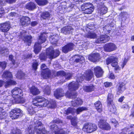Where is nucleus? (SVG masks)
Listing matches in <instances>:
<instances>
[{
    "mask_svg": "<svg viewBox=\"0 0 134 134\" xmlns=\"http://www.w3.org/2000/svg\"><path fill=\"white\" fill-rule=\"evenodd\" d=\"M116 48V46L113 43H110L105 44L104 50L107 52H110L115 50Z\"/></svg>",
    "mask_w": 134,
    "mask_h": 134,
    "instance_id": "2eb2a0df",
    "label": "nucleus"
},
{
    "mask_svg": "<svg viewBox=\"0 0 134 134\" xmlns=\"http://www.w3.org/2000/svg\"><path fill=\"white\" fill-rule=\"evenodd\" d=\"M87 110V108L86 107H79L77 108L76 110L73 108H68L66 111V113L67 115H68L70 113L73 114L75 112H76V114H79L80 112L83 111H86Z\"/></svg>",
    "mask_w": 134,
    "mask_h": 134,
    "instance_id": "9d476101",
    "label": "nucleus"
},
{
    "mask_svg": "<svg viewBox=\"0 0 134 134\" xmlns=\"http://www.w3.org/2000/svg\"><path fill=\"white\" fill-rule=\"evenodd\" d=\"M94 105L96 109L99 113L101 112L102 110V105L101 102L99 101L96 102Z\"/></svg>",
    "mask_w": 134,
    "mask_h": 134,
    "instance_id": "2f4dec72",
    "label": "nucleus"
},
{
    "mask_svg": "<svg viewBox=\"0 0 134 134\" xmlns=\"http://www.w3.org/2000/svg\"><path fill=\"white\" fill-rule=\"evenodd\" d=\"M54 95L57 98H59L64 96V91L61 88H58L54 92Z\"/></svg>",
    "mask_w": 134,
    "mask_h": 134,
    "instance_id": "412c9836",
    "label": "nucleus"
},
{
    "mask_svg": "<svg viewBox=\"0 0 134 134\" xmlns=\"http://www.w3.org/2000/svg\"><path fill=\"white\" fill-rule=\"evenodd\" d=\"M16 0H5L7 3L9 4H12L16 2Z\"/></svg>",
    "mask_w": 134,
    "mask_h": 134,
    "instance_id": "bf43d9fd",
    "label": "nucleus"
},
{
    "mask_svg": "<svg viewBox=\"0 0 134 134\" xmlns=\"http://www.w3.org/2000/svg\"><path fill=\"white\" fill-rule=\"evenodd\" d=\"M10 16H16L17 15V14L13 12L10 13Z\"/></svg>",
    "mask_w": 134,
    "mask_h": 134,
    "instance_id": "774afa93",
    "label": "nucleus"
},
{
    "mask_svg": "<svg viewBox=\"0 0 134 134\" xmlns=\"http://www.w3.org/2000/svg\"><path fill=\"white\" fill-rule=\"evenodd\" d=\"M121 107L122 108H125L126 109H129V106L127 104H124Z\"/></svg>",
    "mask_w": 134,
    "mask_h": 134,
    "instance_id": "0e129e2a",
    "label": "nucleus"
},
{
    "mask_svg": "<svg viewBox=\"0 0 134 134\" xmlns=\"http://www.w3.org/2000/svg\"><path fill=\"white\" fill-rule=\"evenodd\" d=\"M32 105H31L30 106H29L27 108V110L29 114L31 115H32L33 114L35 113V111L34 110V109L33 108Z\"/></svg>",
    "mask_w": 134,
    "mask_h": 134,
    "instance_id": "79ce46f5",
    "label": "nucleus"
},
{
    "mask_svg": "<svg viewBox=\"0 0 134 134\" xmlns=\"http://www.w3.org/2000/svg\"><path fill=\"white\" fill-rule=\"evenodd\" d=\"M124 98L125 97L124 96L121 97L119 99L118 101L120 102H121L123 101Z\"/></svg>",
    "mask_w": 134,
    "mask_h": 134,
    "instance_id": "338daca9",
    "label": "nucleus"
},
{
    "mask_svg": "<svg viewBox=\"0 0 134 134\" xmlns=\"http://www.w3.org/2000/svg\"><path fill=\"white\" fill-rule=\"evenodd\" d=\"M38 5L40 6L44 5L48 3L47 0H35Z\"/></svg>",
    "mask_w": 134,
    "mask_h": 134,
    "instance_id": "f704fd0d",
    "label": "nucleus"
},
{
    "mask_svg": "<svg viewBox=\"0 0 134 134\" xmlns=\"http://www.w3.org/2000/svg\"><path fill=\"white\" fill-rule=\"evenodd\" d=\"M12 97L15 98V97H21L23 96V94L22 90L18 87H15L11 91Z\"/></svg>",
    "mask_w": 134,
    "mask_h": 134,
    "instance_id": "9b49d317",
    "label": "nucleus"
},
{
    "mask_svg": "<svg viewBox=\"0 0 134 134\" xmlns=\"http://www.w3.org/2000/svg\"><path fill=\"white\" fill-rule=\"evenodd\" d=\"M74 57L76 58L75 62L76 63L79 62L81 63L85 62L84 58L82 56L75 55Z\"/></svg>",
    "mask_w": 134,
    "mask_h": 134,
    "instance_id": "473e14b6",
    "label": "nucleus"
},
{
    "mask_svg": "<svg viewBox=\"0 0 134 134\" xmlns=\"http://www.w3.org/2000/svg\"><path fill=\"white\" fill-rule=\"evenodd\" d=\"M38 65V63L37 61L36 60H35L32 64V67L34 70H36L37 69Z\"/></svg>",
    "mask_w": 134,
    "mask_h": 134,
    "instance_id": "de8ad7c7",
    "label": "nucleus"
},
{
    "mask_svg": "<svg viewBox=\"0 0 134 134\" xmlns=\"http://www.w3.org/2000/svg\"><path fill=\"white\" fill-rule=\"evenodd\" d=\"M46 52L47 56L50 59L55 58L57 57L59 54V50H57L54 52L52 47H50L47 49Z\"/></svg>",
    "mask_w": 134,
    "mask_h": 134,
    "instance_id": "1a4fd4ad",
    "label": "nucleus"
},
{
    "mask_svg": "<svg viewBox=\"0 0 134 134\" xmlns=\"http://www.w3.org/2000/svg\"><path fill=\"white\" fill-rule=\"evenodd\" d=\"M43 91L45 94L47 95L51 93L50 87L48 85L46 86Z\"/></svg>",
    "mask_w": 134,
    "mask_h": 134,
    "instance_id": "ea45409f",
    "label": "nucleus"
},
{
    "mask_svg": "<svg viewBox=\"0 0 134 134\" xmlns=\"http://www.w3.org/2000/svg\"><path fill=\"white\" fill-rule=\"evenodd\" d=\"M46 55L47 56H46L45 55L44 53H42L41 54L40 56V58L41 60H45L47 58V57H48V56H47V54L46 53Z\"/></svg>",
    "mask_w": 134,
    "mask_h": 134,
    "instance_id": "09e8293b",
    "label": "nucleus"
},
{
    "mask_svg": "<svg viewBox=\"0 0 134 134\" xmlns=\"http://www.w3.org/2000/svg\"><path fill=\"white\" fill-rule=\"evenodd\" d=\"M6 64L5 62H0V67H1L3 69H4L6 67Z\"/></svg>",
    "mask_w": 134,
    "mask_h": 134,
    "instance_id": "8fccbe9b",
    "label": "nucleus"
},
{
    "mask_svg": "<svg viewBox=\"0 0 134 134\" xmlns=\"http://www.w3.org/2000/svg\"><path fill=\"white\" fill-rule=\"evenodd\" d=\"M37 24V23L36 21L32 22L31 23V25L32 26H35Z\"/></svg>",
    "mask_w": 134,
    "mask_h": 134,
    "instance_id": "69168bd1",
    "label": "nucleus"
},
{
    "mask_svg": "<svg viewBox=\"0 0 134 134\" xmlns=\"http://www.w3.org/2000/svg\"><path fill=\"white\" fill-rule=\"evenodd\" d=\"M25 8L29 10H32L36 8V5L34 3L31 2L26 5Z\"/></svg>",
    "mask_w": 134,
    "mask_h": 134,
    "instance_id": "c85d7f7f",
    "label": "nucleus"
},
{
    "mask_svg": "<svg viewBox=\"0 0 134 134\" xmlns=\"http://www.w3.org/2000/svg\"><path fill=\"white\" fill-rule=\"evenodd\" d=\"M12 77V75L11 73L9 72L6 71L3 74L2 78L3 79L6 78L10 79L5 82V88L8 87L10 86L16 84L15 81L11 79Z\"/></svg>",
    "mask_w": 134,
    "mask_h": 134,
    "instance_id": "39448f33",
    "label": "nucleus"
},
{
    "mask_svg": "<svg viewBox=\"0 0 134 134\" xmlns=\"http://www.w3.org/2000/svg\"><path fill=\"white\" fill-rule=\"evenodd\" d=\"M109 39V37L107 35H102L96 40V42L98 43H105L108 41Z\"/></svg>",
    "mask_w": 134,
    "mask_h": 134,
    "instance_id": "6ab92c4d",
    "label": "nucleus"
},
{
    "mask_svg": "<svg viewBox=\"0 0 134 134\" xmlns=\"http://www.w3.org/2000/svg\"><path fill=\"white\" fill-rule=\"evenodd\" d=\"M73 29L70 26H67L63 27L61 29L62 32L65 34H68L70 33Z\"/></svg>",
    "mask_w": 134,
    "mask_h": 134,
    "instance_id": "393cba45",
    "label": "nucleus"
},
{
    "mask_svg": "<svg viewBox=\"0 0 134 134\" xmlns=\"http://www.w3.org/2000/svg\"><path fill=\"white\" fill-rule=\"evenodd\" d=\"M57 76H63L65 77V79L67 80L70 79L71 76V74L70 73H66L63 71H60L57 72Z\"/></svg>",
    "mask_w": 134,
    "mask_h": 134,
    "instance_id": "b1692460",
    "label": "nucleus"
},
{
    "mask_svg": "<svg viewBox=\"0 0 134 134\" xmlns=\"http://www.w3.org/2000/svg\"><path fill=\"white\" fill-rule=\"evenodd\" d=\"M116 108L114 106H113L111 108V111L115 114H117L116 112Z\"/></svg>",
    "mask_w": 134,
    "mask_h": 134,
    "instance_id": "3c124183",
    "label": "nucleus"
},
{
    "mask_svg": "<svg viewBox=\"0 0 134 134\" xmlns=\"http://www.w3.org/2000/svg\"><path fill=\"white\" fill-rule=\"evenodd\" d=\"M82 10L85 14H90L93 11L94 9L93 5L90 3H85L81 6Z\"/></svg>",
    "mask_w": 134,
    "mask_h": 134,
    "instance_id": "423d86ee",
    "label": "nucleus"
},
{
    "mask_svg": "<svg viewBox=\"0 0 134 134\" xmlns=\"http://www.w3.org/2000/svg\"><path fill=\"white\" fill-rule=\"evenodd\" d=\"M14 100L16 103H23L25 102V100L22 97V96L21 97H15Z\"/></svg>",
    "mask_w": 134,
    "mask_h": 134,
    "instance_id": "4c0bfd02",
    "label": "nucleus"
},
{
    "mask_svg": "<svg viewBox=\"0 0 134 134\" xmlns=\"http://www.w3.org/2000/svg\"><path fill=\"white\" fill-rule=\"evenodd\" d=\"M30 92L33 95L38 94L40 93L39 90L34 86H32L29 89Z\"/></svg>",
    "mask_w": 134,
    "mask_h": 134,
    "instance_id": "bb28decb",
    "label": "nucleus"
},
{
    "mask_svg": "<svg viewBox=\"0 0 134 134\" xmlns=\"http://www.w3.org/2000/svg\"><path fill=\"white\" fill-rule=\"evenodd\" d=\"M94 89V87L93 85L89 86H85L83 87V90L87 92H90L93 91Z\"/></svg>",
    "mask_w": 134,
    "mask_h": 134,
    "instance_id": "c9c22d12",
    "label": "nucleus"
},
{
    "mask_svg": "<svg viewBox=\"0 0 134 134\" xmlns=\"http://www.w3.org/2000/svg\"><path fill=\"white\" fill-rule=\"evenodd\" d=\"M97 129V126L94 124L86 123L84 125L82 129L84 131L90 133L95 131Z\"/></svg>",
    "mask_w": 134,
    "mask_h": 134,
    "instance_id": "0eeeda50",
    "label": "nucleus"
},
{
    "mask_svg": "<svg viewBox=\"0 0 134 134\" xmlns=\"http://www.w3.org/2000/svg\"><path fill=\"white\" fill-rule=\"evenodd\" d=\"M23 115L22 111L18 108L14 109L10 113V116L12 119H15Z\"/></svg>",
    "mask_w": 134,
    "mask_h": 134,
    "instance_id": "6e6552de",
    "label": "nucleus"
},
{
    "mask_svg": "<svg viewBox=\"0 0 134 134\" xmlns=\"http://www.w3.org/2000/svg\"><path fill=\"white\" fill-rule=\"evenodd\" d=\"M66 6L65 5H63L62 6H59V9L60 8H61L62 9L63 11L64 12H65L66 11H69V9L71 8V7H66Z\"/></svg>",
    "mask_w": 134,
    "mask_h": 134,
    "instance_id": "a18cd8bd",
    "label": "nucleus"
},
{
    "mask_svg": "<svg viewBox=\"0 0 134 134\" xmlns=\"http://www.w3.org/2000/svg\"><path fill=\"white\" fill-rule=\"evenodd\" d=\"M109 78L112 79H113L115 78V76L112 73H111L109 74L108 76Z\"/></svg>",
    "mask_w": 134,
    "mask_h": 134,
    "instance_id": "e2e57ef3",
    "label": "nucleus"
},
{
    "mask_svg": "<svg viewBox=\"0 0 134 134\" xmlns=\"http://www.w3.org/2000/svg\"><path fill=\"white\" fill-rule=\"evenodd\" d=\"M4 12V10L2 7H0V18L2 16V14Z\"/></svg>",
    "mask_w": 134,
    "mask_h": 134,
    "instance_id": "13d9d810",
    "label": "nucleus"
},
{
    "mask_svg": "<svg viewBox=\"0 0 134 134\" xmlns=\"http://www.w3.org/2000/svg\"><path fill=\"white\" fill-rule=\"evenodd\" d=\"M127 61L126 59H125L124 61L121 63V65L122 67V68H123L124 66L126 64Z\"/></svg>",
    "mask_w": 134,
    "mask_h": 134,
    "instance_id": "052dcab7",
    "label": "nucleus"
},
{
    "mask_svg": "<svg viewBox=\"0 0 134 134\" xmlns=\"http://www.w3.org/2000/svg\"><path fill=\"white\" fill-rule=\"evenodd\" d=\"M9 60L12 61L13 64H15V61L13 59V56L12 55H10L9 56Z\"/></svg>",
    "mask_w": 134,
    "mask_h": 134,
    "instance_id": "4d7b16f0",
    "label": "nucleus"
},
{
    "mask_svg": "<svg viewBox=\"0 0 134 134\" xmlns=\"http://www.w3.org/2000/svg\"><path fill=\"white\" fill-rule=\"evenodd\" d=\"M99 127L102 129L109 130L110 129L109 125L105 122V120H100L98 124Z\"/></svg>",
    "mask_w": 134,
    "mask_h": 134,
    "instance_id": "4468645a",
    "label": "nucleus"
},
{
    "mask_svg": "<svg viewBox=\"0 0 134 134\" xmlns=\"http://www.w3.org/2000/svg\"><path fill=\"white\" fill-rule=\"evenodd\" d=\"M50 74V72L48 69H47L45 70L42 71L41 73L42 76L45 79L48 78Z\"/></svg>",
    "mask_w": 134,
    "mask_h": 134,
    "instance_id": "c756f323",
    "label": "nucleus"
},
{
    "mask_svg": "<svg viewBox=\"0 0 134 134\" xmlns=\"http://www.w3.org/2000/svg\"><path fill=\"white\" fill-rule=\"evenodd\" d=\"M125 84L123 82H120L119 84L117 85L118 87V90L117 91V94H120V93L122 92L125 90Z\"/></svg>",
    "mask_w": 134,
    "mask_h": 134,
    "instance_id": "a878e982",
    "label": "nucleus"
},
{
    "mask_svg": "<svg viewBox=\"0 0 134 134\" xmlns=\"http://www.w3.org/2000/svg\"><path fill=\"white\" fill-rule=\"evenodd\" d=\"M50 14L48 12H44L41 15L42 17L44 19H46V18L49 16Z\"/></svg>",
    "mask_w": 134,
    "mask_h": 134,
    "instance_id": "37998d69",
    "label": "nucleus"
},
{
    "mask_svg": "<svg viewBox=\"0 0 134 134\" xmlns=\"http://www.w3.org/2000/svg\"><path fill=\"white\" fill-rule=\"evenodd\" d=\"M100 58L99 54L97 53L89 55L88 59L93 62L97 61Z\"/></svg>",
    "mask_w": 134,
    "mask_h": 134,
    "instance_id": "4be33fe9",
    "label": "nucleus"
},
{
    "mask_svg": "<svg viewBox=\"0 0 134 134\" xmlns=\"http://www.w3.org/2000/svg\"><path fill=\"white\" fill-rule=\"evenodd\" d=\"M36 115L34 118V122L35 125V128L30 125L26 131L25 134H34V130L37 132V134H48V132L43 129L41 122L38 120V119H40Z\"/></svg>",
    "mask_w": 134,
    "mask_h": 134,
    "instance_id": "f03ea898",
    "label": "nucleus"
},
{
    "mask_svg": "<svg viewBox=\"0 0 134 134\" xmlns=\"http://www.w3.org/2000/svg\"><path fill=\"white\" fill-rule=\"evenodd\" d=\"M32 105L40 107H45L48 105V107L51 108H54L56 106L55 103L52 102L49 104V101L44 98L40 96H37L33 99Z\"/></svg>",
    "mask_w": 134,
    "mask_h": 134,
    "instance_id": "7ed1b4c3",
    "label": "nucleus"
},
{
    "mask_svg": "<svg viewBox=\"0 0 134 134\" xmlns=\"http://www.w3.org/2000/svg\"><path fill=\"white\" fill-rule=\"evenodd\" d=\"M24 75V73H23L21 71H19L15 75L16 77L19 79H21Z\"/></svg>",
    "mask_w": 134,
    "mask_h": 134,
    "instance_id": "a19ab883",
    "label": "nucleus"
},
{
    "mask_svg": "<svg viewBox=\"0 0 134 134\" xmlns=\"http://www.w3.org/2000/svg\"><path fill=\"white\" fill-rule=\"evenodd\" d=\"M30 19L29 17L25 16L21 18L20 22L23 26H26L30 24Z\"/></svg>",
    "mask_w": 134,
    "mask_h": 134,
    "instance_id": "5701e85b",
    "label": "nucleus"
},
{
    "mask_svg": "<svg viewBox=\"0 0 134 134\" xmlns=\"http://www.w3.org/2000/svg\"><path fill=\"white\" fill-rule=\"evenodd\" d=\"M111 123L114 124H115L114 126L116 127L118 124L117 121L115 120V119H112L111 120Z\"/></svg>",
    "mask_w": 134,
    "mask_h": 134,
    "instance_id": "864d4df0",
    "label": "nucleus"
},
{
    "mask_svg": "<svg viewBox=\"0 0 134 134\" xmlns=\"http://www.w3.org/2000/svg\"><path fill=\"white\" fill-rule=\"evenodd\" d=\"M52 131L55 132V134H66L65 131L63 129L59 130L57 126L55 124L53 125L50 126Z\"/></svg>",
    "mask_w": 134,
    "mask_h": 134,
    "instance_id": "dca6fc26",
    "label": "nucleus"
},
{
    "mask_svg": "<svg viewBox=\"0 0 134 134\" xmlns=\"http://www.w3.org/2000/svg\"><path fill=\"white\" fill-rule=\"evenodd\" d=\"M96 34L93 32L88 33L87 37L90 38H94L96 37Z\"/></svg>",
    "mask_w": 134,
    "mask_h": 134,
    "instance_id": "c03bdc74",
    "label": "nucleus"
},
{
    "mask_svg": "<svg viewBox=\"0 0 134 134\" xmlns=\"http://www.w3.org/2000/svg\"><path fill=\"white\" fill-rule=\"evenodd\" d=\"M107 8L104 5H102L99 8L98 13L100 15H102L106 13L107 12Z\"/></svg>",
    "mask_w": 134,
    "mask_h": 134,
    "instance_id": "cd10ccee",
    "label": "nucleus"
},
{
    "mask_svg": "<svg viewBox=\"0 0 134 134\" xmlns=\"http://www.w3.org/2000/svg\"><path fill=\"white\" fill-rule=\"evenodd\" d=\"M93 73L90 70L86 71L85 74L84 76H81L78 77L77 81L76 82H73L70 83L68 85L69 91L65 94V96L69 98H75L77 96L76 93L72 92L77 90L79 86L78 81L81 82L85 79V77L86 80H90L93 75Z\"/></svg>",
    "mask_w": 134,
    "mask_h": 134,
    "instance_id": "f257e3e1",
    "label": "nucleus"
},
{
    "mask_svg": "<svg viewBox=\"0 0 134 134\" xmlns=\"http://www.w3.org/2000/svg\"><path fill=\"white\" fill-rule=\"evenodd\" d=\"M83 103L82 100L80 98H77L76 100L72 102V105L73 106H77L81 105Z\"/></svg>",
    "mask_w": 134,
    "mask_h": 134,
    "instance_id": "7c9ffc66",
    "label": "nucleus"
},
{
    "mask_svg": "<svg viewBox=\"0 0 134 134\" xmlns=\"http://www.w3.org/2000/svg\"><path fill=\"white\" fill-rule=\"evenodd\" d=\"M117 58L114 56H111L107 58L106 63L107 65L111 63V65L113 67L116 66L118 65Z\"/></svg>",
    "mask_w": 134,
    "mask_h": 134,
    "instance_id": "ddd939ff",
    "label": "nucleus"
},
{
    "mask_svg": "<svg viewBox=\"0 0 134 134\" xmlns=\"http://www.w3.org/2000/svg\"><path fill=\"white\" fill-rule=\"evenodd\" d=\"M104 85L106 87H109L112 85V83L111 82H106L104 83Z\"/></svg>",
    "mask_w": 134,
    "mask_h": 134,
    "instance_id": "603ef678",
    "label": "nucleus"
},
{
    "mask_svg": "<svg viewBox=\"0 0 134 134\" xmlns=\"http://www.w3.org/2000/svg\"><path fill=\"white\" fill-rule=\"evenodd\" d=\"M10 27V23L9 22H7L0 25V30L3 32L8 31Z\"/></svg>",
    "mask_w": 134,
    "mask_h": 134,
    "instance_id": "f3484780",
    "label": "nucleus"
},
{
    "mask_svg": "<svg viewBox=\"0 0 134 134\" xmlns=\"http://www.w3.org/2000/svg\"><path fill=\"white\" fill-rule=\"evenodd\" d=\"M94 74L97 77H100L102 76L103 71V70L99 66H97L94 68Z\"/></svg>",
    "mask_w": 134,
    "mask_h": 134,
    "instance_id": "a211bd4d",
    "label": "nucleus"
},
{
    "mask_svg": "<svg viewBox=\"0 0 134 134\" xmlns=\"http://www.w3.org/2000/svg\"><path fill=\"white\" fill-rule=\"evenodd\" d=\"M71 125L74 127L76 126L77 123V120L76 119H71Z\"/></svg>",
    "mask_w": 134,
    "mask_h": 134,
    "instance_id": "49530a36",
    "label": "nucleus"
},
{
    "mask_svg": "<svg viewBox=\"0 0 134 134\" xmlns=\"http://www.w3.org/2000/svg\"><path fill=\"white\" fill-rule=\"evenodd\" d=\"M41 69L43 70L42 71L44 70H45L46 69H47V66H46V65L45 64H42L41 66Z\"/></svg>",
    "mask_w": 134,
    "mask_h": 134,
    "instance_id": "680f3d73",
    "label": "nucleus"
},
{
    "mask_svg": "<svg viewBox=\"0 0 134 134\" xmlns=\"http://www.w3.org/2000/svg\"><path fill=\"white\" fill-rule=\"evenodd\" d=\"M113 96L111 93H109L107 97V102L109 104H111L113 103Z\"/></svg>",
    "mask_w": 134,
    "mask_h": 134,
    "instance_id": "e433bc0d",
    "label": "nucleus"
},
{
    "mask_svg": "<svg viewBox=\"0 0 134 134\" xmlns=\"http://www.w3.org/2000/svg\"><path fill=\"white\" fill-rule=\"evenodd\" d=\"M53 122L54 123H62V121L58 119H54L53 121Z\"/></svg>",
    "mask_w": 134,
    "mask_h": 134,
    "instance_id": "6e6d98bb",
    "label": "nucleus"
},
{
    "mask_svg": "<svg viewBox=\"0 0 134 134\" xmlns=\"http://www.w3.org/2000/svg\"><path fill=\"white\" fill-rule=\"evenodd\" d=\"M7 116V114L3 110L0 108V119H4Z\"/></svg>",
    "mask_w": 134,
    "mask_h": 134,
    "instance_id": "58836bf2",
    "label": "nucleus"
},
{
    "mask_svg": "<svg viewBox=\"0 0 134 134\" xmlns=\"http://www.w3.org/2000/svg\"><path fill=\"white\" fill-rule=\"evenodd\" d=\"M46 36L45 33H43L39 36L38 42L36 43L34 46V51L36 54H38L40 51L41 48L40 44L46 41Z\"/></svg>",
    "mask_w": 134,
    "mask_h": 134,
    "instance_id": "20e7f679",
    "label": "nucleus"
},
{
    "mask_svg": "<svg viewBox=\"0 0 134 134\" xmlns=\"http://www.w3.org/2000/svg\"><path fill=\"white\" fill-rule=\"evenodd\" d=\"M74 47V45L73 43H69L63 48L62 51L64 53H67L68 52L73 50Z\"/></svg>",
    "mask_w": 134,
    "mask_h": 134,
    "instance_id": "aec40b11",
    "label": "nucleus"
},
{
    "mask_svg": "<svg viewBox=\"0 0 134 134\" xmlns=\"http://www.w3.org/2000/svg\"><path fill=\"white\" fill-rule=\"evenodd\" d=\"M58 39V35L52 36L49 38L51 43L53 44H55L57 42Z\"/></svg>",
    "mask_w": 134,
    "mask_h": 134,
    "instance_id": "72a5a7b5",
    "label": "nucleus"
},
{
    "mask_svg": "<svg viewBox=\"0 0 134 134\" xmlns=\"http://www.w3.org/2000/svg\"><path fill=\"white\" fill-rule=\"evenodd\" d=\"M20 36L23 38L25 43H26L28 46L30 45L31 42V40L32 38L31 36H26L25 31H23L22 32H21Z\"/></svg>",
    "mask_w": 134,
    "mask_h": 134,
    "instance_id": "f8f14e48",
    "label": "nucleus"
},
{
    "mask_svg": "<svg viewBox=\"0 0 134 134\" xmlns=\"http://www.w3.org/2000/svg\"><path fill=\"white\" fill-rule=\"evenodd\" d=\"M12 134H22V133L21 131L17 130L14 131L12 133Z\"/></svg>",
    "mask_w": 134,
    "mask_h": 134,
    "instance_id": "5fc2aeb1",
    "label": "nucleus"
}]
</instances>
